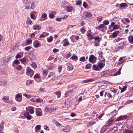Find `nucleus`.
I'll return each instance as SVG.
<instances>
[{
  "instance_id": "72a5a7b5",
  "label": "nucleus",
  "mask_w": 133,
  "mask_h": 133,
  "mask_svg": "<svg viewBox=\"0 0 133 133\" xmlns=\"http://www.w3.org/2000/svg\"><path fill=\"white\" fill-rule=\"evenodd\" d=\"M55 94L57 96L58 98H59L61 96V92L60 91H58L55 92Z\"/></svg>"
},
{
  "instance_id": "774afa93",
  "label": "nucleus",
  "mask_w": 133,
  "mask_h": 133,
  "mask_svg": "<svg viewBox=\"0 0 133 133\" xmlns=\"http://www.w3.org/2000/svg\"><path fill=\"white\" fill-rule=\"evenodd\" d=\"M34 78H38L40 77L39 75L38 74H36L34 77Z\"/></svg>"
},
{
  "instance_id": "338daca9",
  "label": "nucleus",
  "mask_w": 133,
  "mask_h": 133,
  "mask_svg": "<svg viewBox=\"0 0 133 133\" xmlns=\"http://www.w3.org/2000/svg\"><path fill=\"white\" fill-rule=\"evenodd\" d=\"M62 66H59L58 68V71L59 72H61L62 70Z\"/></svg>"
},
{
  "instance_id": "a211bd4d",
  "label": "nucleus",
  "mask_w": 133,
  "mask_h": 133,
  "mask_svg": "<svg viewBox=\"0 0 133 133\" xmlns=\"http://www.w3.org/2000/svg\"><path fill=\"white\" fill-rule=\"evenodd\" d=\"M128 6V5L127 4L125 3H122L120 5L119 7L121 8H124L125 7Z\"/></svg>"
},
{
  "instance_id": "1a4fd4ad",
  "label": "nucleus",
  "mask_w": 133,
  "mask_h": 133,
  "mask_svg": "<svg viewBox=\"0 0 133 133\" xmlns=\"http://www.w3.org/2000/svg\"><path fill=\"white\" fill-rule=\"evenodd\" d=\"M7 81L4 79H0V85L1 86L5 85L7 83Z\"/></svg>"
},
{
  "instance_id": "b1692460",
  "label": "nucleus",
  "mask_w": 133,
  "mask_h": 133,
  "mask_svg": "<svg viewBox=\"0 0 133 133\" xmlns=\"http://www.w3.org/2000/svg\"><path fill=\"white\" fill-rule=\"evenodd\" d=\"M72 8L71 6H67L66 8V10L68 12H71L72 11Z\"/></svg>"
},
{
  "instance_id": "49530a36",
  "label": "nucleus",
  "mask_w": 133,
  "mask_h": 133,
  "mask_svg": "<svg viewBox=\"0 0 133 133\" xmlns=\"http://www.w3.org/2000/svg\"><path fill=\"white\" fill-rule=\"evenodd\" d=\"M69 44V43L68 41H65L63 43V45L64 46H66Z\"/></svg>"
},
{
  "instance_id": "f704fd0d",
  "label": "nucleus",
  "mask_w": 133,
  "mask_h": 133,
  "mask_svg": "<svg viewBox=\"0 0 133 133\" xmlns=\"http://www.w3.org/2000/svg\"><path fill=\"white\" fill-rule=\"evenodd\" d=\"M9 98V97L8 96H4L3 97L2 99L3 101L5 102L6 100H8Z\"/></svg>"
},
{
  "instance_id": "864d4df0",
  "label": "nucleus",
  "mask_w": 133,
  "mask_h": 133,
  "mask_svg": "<svg viewBox=\"0 0 133 133\" xmlns=\"http://www.w3.org/2000/svg\"><path fill=\"white\" fill-rule=\"evenodd\" d=\"M104 26H105L104 24H100L98 26V27L99 29H101L103 28L104 27Z\"/></svg>"
},
{
  "instance_id": "4be33fe9",
  "label": "nucleus",
  "mask_w": 133,
  "mask_h": 133,
  "mask_svg": "<svg viewBox=\"0 0 133 133\" xmlns=\"http://www.w3.org/2000/svg\"><path fill=\"white\" fill-rule=\"evenodd\" d=\"M119 32V31H116L114 32L112 34V36L113 37H116L117 35Z\"/></svg>"
},
{
  "instance_id": "79ce46f5",
  "label": "nucleus",
  "mask_w": 133,
  "mask_h": 133,
  "mask_svg": "<svg viewBox=\"0 0 133 133\" xmlns=\"http://www.w3.org/2000/svg\"><path fill=\"white\" fill-rule=\"evenodd\" d=\"M82 1H77L76 2V5H80L81 4Z\"/></svg>"
},
{
  "instance_id": "f3484780",
  "label": "nucleus",
  "mask_w": 133,
  "mask_h": 133,
  "mask_svg": "<svg viewBox=\"0 0 133 133\" xmlns=\"http://www.w3.org/2000/svg\"><path fill=\"white\" fill-rule=\"evenodd\" d=\"M100 41H95L94 42V46H99V42Z\"/></svg>"
},
{
  "instance_id": "5701e85b",
  "label": "nucleus",
  "mask_w": 133,
  "mask_h": 133,
  "mask_svg": "<svg viewBox=\"0 0 133 133\" xmlns=\"http://www.w3.org/2000/svg\"><path fill=\"white\" fill-rule=\"evenodd\" d=\"M27 59V58L24 57L20 59L19 60L22 63H24L26 62Z\"/></svg>"
},
{
  "instance_id": "4c0bfd02",
  "label": "nucleus",
  "mask_w": 133,
  "mask_h": 133,
  "mask_svg": "<svg viewBox=\"0 0 133 133\" xmlns=\"http://www.w3.org/2000/svg\"><path fill=\"white\" fill-rule=\"evenodd\" d=\"M65 105L67 108H69L70 107V104L69 102L66 101L65 103Z\"/></svg>"
},
{
  "instance_id": "0e129e2a",
  "label": "nucleus",
  "mask_w": 133,
  "mask_h": 133,
  "mask_svg": "<svg viewBox=\"0 0 133 133\" xmlns=\"http://www.w3.org/2000/svg\"><path fill=\"white\" fill-rule=\"evenodd\" d=\"M54 73L53 72H51L50 73L49 75L48 76V77L49 78L51 76H53Z\"/></svg>"
},
{
  "instance_id": "4468645a",
  "label": "nucleus",
  "mask_w": 133,
  "mask_h": 133,
  "mask_svg": "<svg viewBox=\"0 0 133 133\" xmlns=\"http://www.w3.org/2000/svg\"><path fill=\"white\" fill-rule=\"evenodd\" d=\"M63 131L64 132H68L70 131V127L69 126H66L65 127V129H63Z\"/></svg>"
},
{
  "instance_id": "5fc2aeb1",
  "label": "nucleus",
  "mask_w": 133,
  "mask_h": 133,
  "mask_svg": "<svg viewBox=\"0 0 133 133\" xmlns=\"http://www.w3.org/2000/svg\"><path fill=\"white\" fill-rule=\"evenodd\" d=\"M43 101V99L39 98L37 99L36 100V101L37 102H41Z\"/></svg>"
},
{
  "instance_id": "37998d69",
  "label": "nucleus",
  "mask_w": 133,
  "mask_h": 133,
  "mask_svg": "<svg viewBox=\"0 0 133 133\" xmlns=\"http://www.w3.org/2000/svg\"><path fill=\"white\" fill-rule=\"evenodd\" d=\"M107 75V72L105 71H104L101 73V76L103 77L106 76Z\"/></svg>"
},
{
  "instance_id": "ddd939ff",
  "label": "nucleus",
  "mask_w": 133,
  "mask_h": 133,
  "mask_svg": "<svg viewBox=\"0 0 133 133\" xmlns=\"http://www.w3.org/2000/svg\"><path fill=\"white\" fill-rule=\"evenodd\" d=\"M41 126L39 125H37L35 128V130L36 132H38L39 130L41 129Z\"/></svg>"
},
{
  "instance_id": "8fccbe9b",
  "label": "nucleus",
  "mask_w": 133,
  "mask_h": 133,
  "mask_svg": "<svg viewBox=\"0 0 133 133\" xmlns=\"http://www.w3.org/2000/svg\"><path fill=\"white\" fill-rule=\"evenodd\" d=\"M70 59L73 60H74L75 59H77V57L76 56H72L70 58Z\"/></svg>"
},
{
  "instance_id": "6e6d98bb",
  "label": "nucleus",
  "mask_w": 133,
  "mask_h": 133,
  "mask_svg": "<svg viewBox=\"0 0 133 133\" xmlns=\"http://www.w3.org/2000/svg\"><path fill=\"white\" fill-rule=\"evenodd\" d=\"M31 47L30 46H28L26 47L25 48V49L26 51H28L31 49Z\"/></svg>"
},
{
  "instance_id": "e2e57ef3",
  "label": "nucleus",
  "mask_w": 133,
  "mask_h": 133,
  "mask_svg": "<svg viewBox=\"0 0 133 133\" xmlns=\"http://www.w3.org/2000/svg\"><path fill=\"white\" fill-rule=\"evenodd\" d=\"M32 42V40L31 39L28 40L26 41V44L29 45Z\"/></svg>"
},
{
  "instance_id": "e433bc0d",
  "label": "nucleus",
  "mask_w": 133,
  "mask_h": 133,
  "mask_svg": "<svg viewBox=\"0 0 133 133\" xmlns=\"http://www.w3.org/2000/svg\"><path fill=\"white\" fill-rule=\"evenodd\" d=\"M109 53L108 52H105L103 54L104 58H108L109 57Z\"/></svg>"
},
{
  "instance_id": "20e7f679",
  "label": "nucleus",
  "mask_w": 133,
  "mask_h": 133,
  "mask_svg": "<svg viewBox=\"0 0 133 133\" xmlns=\"http://www.w3.org/2000/svg\"><path fill=\"white\" fill-rule=\"evenodd\" d=\"M127 117V115H124V116H120L119 117H118L115 120L116 121H119L121 120H124L126 119Z\"/></svg>"
},
{
  "instance_id": "c85d7f7f",
  "label": "nucleus",
  "mask_w": 133,
  "mask_h": 133,
  "mask_svg": "<svg viewBox=\"0 0 133 133\" xmlns=\"http://www.w3.org/2000/svg\"><path fill=\"white\" fill-rule=\"evenodd\" d=\"M47 16V15L45 13H43L41 15V17L44 18V20H45L46 19Z\"/></svg>"
},
{
  "instance_id": "680f3d73",
  "label": "nucleus",
  "mask_w": 133,
  "mask_h": 133,
  "mask_svg": "<svg viewBox=\"0 0 133 133\" xmlns=\"http://www.w3.org/2000/svg\"><path fill=\"white\" fill-rule=\"evenodd\" d=\"M22 68V66L21 65L18 66L16 68V69L18 70H21Z\"/></svg>"
},
{
  "instance_id": "09e8293b",
  "label": "nucleus",
  "mask_w": 133,
  "mask_h": 133,
  "mask_svg": "<svg viewBox=\"0 0 133 133\" xmlns=\"http://www.w3.org/2000/svg\"><path fill=\"white\" fill-rule=\"evenodd\" d=\"M76 25H68L67 26V30L68 29H69L72 28L74 27V26H76Z\"/></svg>"
},
{
  "instance_id": "4d7b16f0",
  "label": "nucleus",
  "mask_w": 133,
  "mask_h": 133,
  "mask_svg": "<svg viewBox=\"0 0 133 133\" xmlns=\"http://www.w3.org/2000/svg\"><path fill=\"white\" fill-rule=\"evenodd\" d=\"M113 26V29L114 30L117 29H118V27L117 25H114Z\"/></svg>"
},
{
  "instance_id": "bf43d9fd",
  "label": "nucleus",
  "mask_w": 133,
  "mask_h": 133,
  "mask_svg": "<svg viewBox=\"0 0 133 133\" xmlns=\"http://www.w3.org/2000/svg\"><path fill=\"white\" fill-rule=\"evenodd\" d=\"M24 96L28 98H29L31 97V96L29 95H28L26 94H24L23 95Z\"/></svg>"
},
{
  "instance_id": "412c9836",
  "label": "nucleus",
  "mask_w": 133,
  "mask_h": 133,
  "mask_svg": "<svg viewBox=\"0 0 133 133\" xmlns=\"http://www.w3.org/2000/svg\"><path fill=\"white\" fill-rule=\"evenodd\" d=\"M124 133H133V132L129 129H125L124 131Z\"/></svg>"
},
{
  "instance_id": "13d9d810",
  "label": "nucleus",
  "mask_w": 133,
  "mask_h": 133,
  "mask_svg": "<svg viewBox=\"0 0 133 133\" xmlns=\"http://www.w3.org/2000/svg\"><path fill=\"white\" fill-rule=\"evenodd\" d=\"M49 17L51 18H53L55 17V16L53 14H50L49 15Z\"/></svg>"
},
{
  "instance_id": "a19ab883",
  "label": "nucleus",
  "mask_w": 133,
  "mask_h": 133,
  "mask_svg": "<svg viewBox=\"0 0 133 133\" xmlns=\"http://www.w3.org/2000/svg\"><path fill=\"white\" fill-rule=\"evenodd\" d=\"M103 23L105 25H107L109 24V22L108 20L106 19L103 21Z\"/></svg>"
},
{
  "instance_id": "2eb2a0df",
  "label": "nucleus",
  "mask_w": 133,
  "mask_h": 133,
  "mask_svg": "<svg viewBox=\"0 0 133 133\" xmlns=\"http://www.w3.org/2000/svg\"><path fill=\"white\" fill-rule=\"evenodd\" d=\"M88 39L89 40H90L93 38V37L92 36L91 33H89L87 34Z\"/></svg>"
},
{
  "instance_id": "3c124183",
  "label": "nucleus",
  "mask_w": 133,
  "mask_h": 133,
  "mask_svg": "<svg viewBox=\"0 0 133 133\" xmlns=\"http://www.w3.org/2000/svg\"><path fill=\"white\" fill-rule=\"evenodd\" d=\"M83 6L85 8H87L88 6V4L87 3L85 2H83Z\"/></svg>"
},
{
  "instance_id": "de8ad7c7",
  "label": "nucleus",
  "mask_w": 133,
  "mask_h": 133,
  "mask_svg": "<svg viewBox=\"0 0 133 133\" xmlns=\"http://www.w3.org/2000/svg\"><path fill=\"white\" fill-rule=\"evenodd\" d=\"M80 32L83 34H84L86 31L84 29V27H83L80 30Z\"/></svg>"
},
{
  "instance_id": "9d476101",
  "label": "nucleus",
  "mask_w": 133,
  "mask_h": 133,
  "mask_svg": "<svg viewBox=\"0 0 133 133\" xmlns=\"http://www.w3.org/2000/svg\"><path fill=\"white\" fill-rule=\"evenodd\" d=\"M26 73L28 74H33L34 73L33 70H32L30 67H28L26 69Z\"/></svg>"
},
{
  "instance_id": "423d86ee",
  "label": "nucleus",
  "mask_w": 133,
  "mask_h": 133,
  "mask_svg": "<svg viewBox=\"0 0 133 133\" xmlns=\"http://www.w3.org/2000/svg\"><path fill=\"white\" fill-rule=\"evenodd\" d=\"M24 116L28 120H30L32 118L31 116L30 115L29 113L28 112H26L24 113Z\"/></svg>"
},
{
  "instance_id": "052dcab7",
  "label": "nucleus",
  "mask_w": 133,
  "mask_h": 133,
  "mask_svg": "<svg viewBox=\"0 0 133 133\" xmlns=\"http://www.w3.org/2000/svg\"><path fill=\"white\" fill-rule=\"evenodd\" d=\"M48 71L46 70H44L43 71V74L45 76L46 75H47Z\"/></svg>"
},
{
  "instance_id": "ea45409f",
  "label": "nucleus",
  "mask_w": 133,
  "mask_h": 133,
  "mask_svg": "<svg viewBox=\"0 0 133 133\" xmlns=\"http://www.w3.org/2000/svg\"><path fill=\"white\" fill-rule=\"evenodd\" d=\"M121 68L119 70L114 74V76H116L117 75H119L121 74Z\"/></svg>"
},
{
  "instance_id": "393cba45",
  "label": "nucleus",
  "mask_w": 133,
  "mask_h": 133,
  "mask_svg": "<svg viewBox=\"0 0 133 133\" xmlns=\"http://www.w3.org/2000/svg\"><path fill=\"white\" fill-rule=\"evenodd\" d=\"M31 2V0H25V2L24 3L25 6L29 5Z\"/></svg>"
},
{
  "instance_id": "a18cd8bd",
  "label": "nucleus",
  "mask_w": 133,
  "mask_h": 133,
  "mask_svg": "<svg viewBox=\"0 0 133 133\" xmlns=\"http://www.w3.org/2000/svg\"><path fill=\"white\" fill-rule=\"evenodd\" d=\"M91 67V65L90 64H88L86 65L85 68L87 69H90Z\"/></svg>"
},
{
  "instance_id": "c03bdc74",
  "label": "nucleus",
  "mask_w": 133,
  "mask_h": 133,
  "mask_svg": "<svg viewBox=\"0 0 133 133\" xmlns=\"http://www.w3.org/2000/svg\"><path fill=\"white\" fill-rule=\"evenodd\" d=\"M86 17H88L90 18L91 17L92 15L90 13H89L87 12L86 13L85 15Z\"/></svg>"
},
{
  "instance_id": "f03ea898",
  "label": "nucleus",
  "mask_w": 133,
  "mask_h": 133,
  "mask_svg": "<svg viewBox=\"0 0 133 133\" xmlns=\"http://www.w3.org/2000/svg\"><path fill=\"white\" fill-rule=\"evenodd\" d=\"M36 115L38 116H41L42 115L41 109V108H36Z\"/></svg>"
},
{
  "instance_id": "dca6fc26",
  "label": "nucleus",
  "mask_w": 133,
  "mask_h": 133,
  "mask_svg": "<svg viewBox=\"0 0 133 133\" xmlns=\"http://www.w3.org/2000/svg\"><path fill=\"white\" fill-rule=\"evenodd\" d=\"M34 82L33 80H27L26 81V85H29L32 84Z\"/></svg>"
},
{
  "instance_id": "cd10ccee",
  "label": "nucleus",
  "mask_w": 133,
  "mask_h": 133,
  "mask_svg": "<svg viewBox=\"0 0 133 133\" xmlns=\"http://www.w3.org/2000/svg\"><path fill=\"white\" fill-rule=\"evenodd\" d=\"M40 46V44L39 43L37 42L35 43V42L34 43V46L35 48H37Z\"/></svg>"
},
{
  "instance_id": "0eeeda50",
  "label": "nucleus",
  "mask_w": 133,
  "mask_h": 133,
  "mask_svg": "<svg viewBox=\"0 0 133 133\" xmlns=\"http://www.w3.org/2000/svg\"><path fill=\"white\" fill-rule=\"evenodd\" d=\"M15 98L17 101L20 102L22 100V96L20 94H17L16 95Z\"/></svg>"
},
{
  "instance_id": "7ed1b4c3",
  "label": "nucleus",
  "mask_w": 133,
  "mask_h": 133,
  "mask_svg": "<svg viewBox=\"0 0 133 133\" xmlns=\"http://www.w3.org/2000/svg\"><path fill=\"white\" fill-rule=\"evenodd\" d=\"M96 59V57L94 55H91L89 56V60L90 62L94 63L95 62Z\"/></svg>"
},
{
  "instance_id": "c9c22d12",
  "label": "nucleus",
  "mask_w": 133,
  "mask_h": 133,
  "mask_svg": "<svg viewBox=\"0 0 133 133\" xmlns=\"http://www.w3.org/2000/svg\"><path fill=\"white\" fill-rule=\"evenodd\" d=\"M13 63L18 65L20 64V62L18 60L16 59L13 61Z\"/></svg>"
},
{
  "instance_id": "bb28decb",
  "label": "nucleus",
  "mask_w": 133,
  "mask_h": 133,
  "mask_svg": "<svg viewBox=\"0 0 133 133\" xmlns=\"http://www.w3.org/2000/svg\"><path fill=\"white\" fill-rule=\"evenodd\" d=\"M47 41L49 42H50L52 41L53 38L52 36H50L49 37H48L47 38Z\"/></svg>"
},
{
  "instance_id": "f257e3e1",
  "label": "nucleus",
  "mask_w": 133,
  "mask_h": 133,
  "mask_svg": "<svg viewBox=\"0 0 133 133\" xmlns=\"http://www.w3.org/2000/svg\"><path fill=\"white\" fill-rule=\"evenodd\" d=\"M104 66V65L103 63L100 62L98 63L97 65H94L92 67L94 70L96 71H99L103 68Z\"/></svg>"
},
{
  "instance_id": "c756f323",
  "label": "nucleus",
  "mask_w": 133,
  "mask_h": 133,
  "mask_svg": "<svg viewBox=\"0 0 133 133\" xmlns=\"http://www.w3.org/2000/svg\"><path fill=\"white\" fill-rule=\"evenodd\" d=\"M93 38L95 40V41H101V38H99L98 36L95 37Z\"/></svg>"
},
{
  "instance_id": "aec40b11",
  "label": "nucleus",
  "mask_w": 133,
  "mask_h": 133,
  "mask_svg": "<svg viewBox=\"0 0 133 133\" xmlns=\"http://www.w3.org/2000/svg\"><path fill=\"white\" fill-rule=\"evenodd\" d=\"M94 81V79L92 78L87 79L85 80H84L83 82L84 83H88L92 82Z\"/></svg>"
},
{
  "instance_id": "a878e982",
  "label": "nucleus",
  "mask_w": 133,
  "mask_h": 133,
  "mask_svg": "<svg viewBox=\"0 0 133 133\" xmlns=\"http://www.w3.org/2000/svg\"><path fill=\"white\" fill-rule=\"evenodd\" d=\"M129 41L131 43H133V36H130L128 37Z\"/></svg>"
},
{
  "instance_id": "69168bd1",
  "label": "nucleus",
  "mask_w": 133,
  "mask_h": 133,
  "mask_svg": "<svg viewBox=\"0 0 133 133\" xmlns=\"http://www.w3.org/2000/svg\"><path fill=\"white\" fill-rule=\"evenodd\" d=\"M39 91L40 92H44L45 91L44 88H41L39 89Z\"/></svg>"
},
{
  "instance_id": "603ef678",
  "label": "nucleus",
  "mask_w": 133,
  "mask_h": 133,
  "mask_svg": "<svg viewBox=\"0 0 133 133\" xmlns=\"http://www.w3.org/2000/svg\"><path fill=\"white\" fill-rule=\"evenodd\" d=\"M85 58L84 57H82L79 59V61H81L84 62L85 61Z\"/></svg>"
},
{
  "instance_id": "6e6552de",
  "label": "nucleus",
  "mask_w": 133,
  "mask_h": 133,
  "mask_svg": "<svg viewBox=\"0 0 133 133\" xmlns=\"http://www.w3.org/2000/svg\"><path fill=\"white\" fill-rule=\"evenodd\" d=\"M23 55V52H18L16 55L15 56V58L16 59H18L19 58H21L22 57Z\"/></svg>"
},
{
  "instance_id": "f8f14e48",
  "label": "nucleus",
  "mask_w": 133,
  "mask_h": 133,
  "mask_svg": "<svg viewBox=\"0 0 133 133\" xmlns=\"http://www.w3.org/2000/svg\"><path fill=\"white\" fill-rule=\"evenodd\" d=\"M99 55L100 56L99 58L100 59L101 61H104L105 60V59H104V56L103 55V54L102 52H100Z\"/></svg>"
},
{
  "instance_id": "2f4dec72",
  "label": "nucleus",
  "mask_w": 133,
  "mask_h": 133,
  "mask_svg": "<svg viewBox=\"0 0 133 133\" xmlns=\"http://www.w3.org/2000/svg\"><path fill=\"white\" fill-rule=\"evenodd\" d=\"M31 65L35 69L37 68V65L35 62H33L31 64Z\"/></svg>"
},
{
  "instance_id": "6ab92c4d",
  "label": "nucleus",
  "mask_w": 133,
  "mask_h": 133,
  "mask_svg": "<svg viewBox=\"0 0 133 133\" xmlns=\"http://www.w3.org/2000/svg\"><path fill=\"white\" fill-rule=\"evenodd\" d=\"M26 24H32V21L31 20L29 17H28L27 19V21L26 22Z\"/></svg>"
},
{
  "instance_id": "7c9ffc66",
  "label": "nucleus",
  "mask_w": 133,
  "mask_h": 133,
  "mask_svg": "<svg viewBox=\"0 0 133 133\" xmlns=\"http://www.w3.org/2000/svg\"><path fill=\"white\" fill-rule=\"evenodd\" d=\"M35 6V4L34 1L32 2L31 3V6H30V8L33 9Z\"/></svg>"
},
{
  "instance_id": "473e14b6",
  "label": "nucleus",
  "mask_w": 133,
  "mask_h": 133,
  "mask_svg": "<svg viewBox=\"0 0 133 133\" xmlns=\"http://www.w3.org/2000/svg\"><path fill=\"white\" fill-rule=\"evenodd\" d=\"M44 110L46 112L51 113L50 110V108H49L47 107H46L45 108Z\"/></svg>"
},
{
  "instance_id": "9b49d317",
  "label": "nucleus",
  "mask_w": 133,
  "mask_h": 133,
  "mask_svg": "<svg viewBox=\"0 0 133 133\" xmlns=\"http://www.w3.org/2000/svg\"><path fill=\"white\" fill-rule=\"evenodd\" d=\"M41 28V26L40 25H35L33 26V29L35 30H39Z\"/></svg>"
},
{
  "instance_id": "58836bf2",
  "label": "nucleus",
  "mask_w": 133,
  "mask_h": 133,
  "mask_svg": "<svg viewBox=\"0 0 133 133\" xmlns=\"http://www.w3.org/2000/svg\"><path fill=\"white\" fill-rule=\"evenodd\" d=\"M127 86H124L123 88H122V89L121 90V93H122L123 92H124L125 90L127 88Z\"/></svg>"
},
{
  "instance_id": "39448f33",
  "label": "nucleus",
  "mask_w": 133,
  "mask_h": 133,
  "mask_svg": "<svg viewBox=\"0 0 133 133\" xmlns=\"http://www.w3.org/2000/svg\"><path fill=\"white\" fill-rule=\"evenodd\" d=\"M26 110L29 111L31 114H33L34 112V109L32 107H28L26 108Z\"/></svg>"
}]
</instances>
